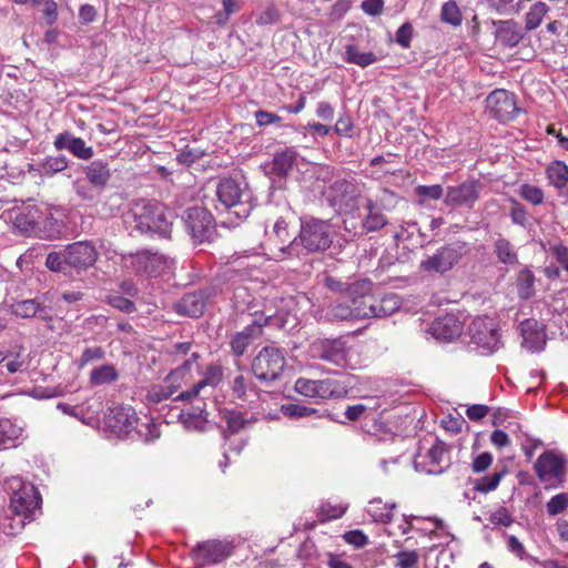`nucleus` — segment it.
<instances>
[{
  "mask_svg": "<svg viewBox=\"0 0 568 568\" xmlns=\"http://www.w3.org/2000/svg\"><path fill=\"white\" fill-rule=\"evenodd\" d=\"M123 222L131 235L159 234L165 237L172 227L164 205L148 200L133 202L124 213Z\"/></svg>",
  "mask_w": 568,
  "mask_h": 568,
  "instance_id": "nucleus-1",
  "label": "nucleus"
},
{
  "mask_svg": "<svg viewBox=\"0 0 568 568\" xmlns=\"http://www.w3.org/2000/svg\"><path fill=\"white\" fill-rule=\"evenodd\" d=\"M98 260L95 246L88 241L74 242L65 246L63 251L51 252L45 258V266L64 275L74 270L77 273L87 271Z\"/></svg>",
  "mask_w": 568,
  "mask_h": 568,
  "instance_id": "nucleus-2",
  "label": "nucleus"
},
{
  "mask_svg": "<svg viewBox=\"0 0 568 568\" xmlns=\"http://www.w3.org/2000/svg\"><path fill=\"white\" fill-rule=\"evenodd\" d=\"M332 244L331 226L327 222L308 219L301 221V231L287 246L281 247V253L298 256L302 250L307 253L322 252Z\"/></svg>",
  "mask_w": 568,
  "mask_h": 568,
  "instance_id": "nucleus-3",
  "label": "nucleus"
},
{
  "mask_svg": "<svg viewBox=\"0 0 568 568\" xmlns=\"http://www.w3.org/2000/svg\"><path fill=\"white\" fill-rule=\"evenodd\" d=\"M216 196L220 204L239 219L247 217L254 206L253 195L247 185L242 186L233 179H224L219 183Z\"/></svg>",
  "mask_w": 568,
  "mask_h": 568,
  "instance_id": "nucleus-4",
  "label": "nucleus"
},
{
  "mask_svg": "<svg viewBox=\"0 0 568 568\" xmlns=\"http://www.w3.org/2000/svg\"><path fill=\"white\" fill-rule=\"evenodd\" d=\"M285 365V356L280 348L265 346L253 358L251 368L258 381L271 383L282 376Z\"/></svg>",
  "mask_w": 568,
  "mask_h": 568,
  "instance_id": "nucleus-5",
  "label": "nucleus"
},
{
  "mask_svg": "<svg viewBox=\"0 0 568 568\" xmlns=\"http://www.w3.org/2000/svg\"><path fill=\"white\" fill-rule=\"evenodd\" d=\"M468 253V245L465 242L456 241L442 246L430 256L420 263L422 270L434 273H446L452 270Z\"/></svg>",
  "mask_w": 568,
  "mask_h": 568,
  "instance_id": "nucleus-6",
  "label": "nucleus"
},
{
  "mask_svg": "<svg viewBox=\"0 0 568 568\" xmlns=\"http://www.w3.org/2000/svg\"><path fill=\"white\" fill-rule=\"evenodd\" d=\"M294 389L302 396L308 398H337L343 395V387L335 379H310L298 377L295 381Z\"/></svg>",
  "mask_w": 568,
  "mask_h": 568,
  "instance_id": "nucleus-7",
  "label": "nucleus"
},
{
  "mask_svg": "<svg viewBox=\"0 0 568 568\" xmlns=\"http://www.w3.org/2000/svg\"><path fill=\"white\" fill-rule=\"evenodd\" d=\"M468 334L474 344L493 352L498 348L499 334L496 322L488 316H479L471 321Z\"/></svg>",
  "mask_w": 568,
  "mask_h": 568,
  "instance_id": "nucleus-8",
  "label": "nucleus"
},
{
  "mask_svg": "<svg viewBox=\"0 0 568 568\" xmlns=\"http://www.w3.org/2000/svg\"><path fill=\"white\" fill-rule=\"evenodd\" d=\"M486 108L500 122L513 121L520 111L514 93L504 89H497L489 93L486 98Z\"/></svg>",
  "mask_w": 568,
  "mask_h": 568,
  "instance_id": "nucleus-9",
  "label": "nucleus"
},
{
  "mask_svg": "<svg viewBox=\"0 0 568 568\" xmlns=\"http://www.w3.org/2000/svg\"><path fill=\"white\" fill-rule=\"evenodd\" d=\"M310 353L313 358L343 366L347 361L348 347L342 338L317 339L311 344Z\"/></svg>",
  "mask_w": 568,
  "mask_h": 568,
  "instance_id": "nucleus-10",
  "label": "nucleus"
},
{
  "mask_svg": "<svg viewBox=\"0 0 568 568\" xmlns=\"http://www.w3.org/2000/svg\"><path fill=\"white\" fill-rule=\"evenodd\" d=\"M184 225L190 235L199 242L207 240L213 231V216L204 207H189L183 214Z\"/></svg>",
  "mask_w": 568,
  "mask_h": 568,
  "instance_id": "nucleus-11",
  "label": "nucleus"
},
{
  "mask_svg": "<svg viewBox=\"0 0 568 568\" xmlns=\"http://www.w3.org/2000/svg\"><path fill=\"white\" fill-rule=\"evenodd\" d=\"M535 470L541 481H562L567 473V458L554 450H547L538 457Z\"/></svg>",
  "mask_w": 568,
  "mask_h": 568,
  "instance_id": "nucleus-12",
  "label": "nucleus"
},
{
  "mask_svg": "<svg viewBox=\"0 0 568 568\" xmlns=\"http://www.w3.org/2000/svg\"><path fill=\"white\" fill-rule=\"evenodd\" d=\"M480 183L478 180H467L459 185L448 186L444 203L450 207L466 206L471 209L479 199Z\"/></svg>",
  "mask_w": 568,
  "mask_h": 568,
  "instance_id": "nucleus-13",
  "label": "nucleus"
},
{
  "mask_svg": "<svg viewBox=\"0 0 568 568\" xmlns=\"http://www.w3.org/2000/svg\"><path fill=\"white\" fill-rule=\"evenodd\" d=\"M323 196L336 211H346L353 206L355 185L347 180H336L323 191Z\"/></svg>",
  "mask_w": 568,
  "mask_h": 568,
  "instance_id": "nucleus-14",
  "label": "nucleus"
},
{
  "mask_svg": "<svg viewBox=\"0 0 568 568\" xmlns=\"http://www.w3.org/2000/svg\"><path fill=\"white\" fill-rule=\"evenodd\" d=\"M231 552L230 542L213 539L197 544L193 549V557L199 565H210L223 561Z\"/></svg>",
  "mask_w": 568,
  "mask_h": 568,
  "instance_id": "nucleus-15",
  "label": "nucleus"
},
{
  "mask_svg": "<svg viewBox=\"0 0 568 568\" xmlns=\"http://www.w3.org/2000/svg\"><path fill=\"white\" fill-rule=\"evenodd\" d=\"M523 346L531 352L541 351L546 344L542 325L535 318H527L519 324Z\"/></svg>",
  "mask_w": 568,
  "mask_h": 568,
  "instance_id": "nucleus-16",
  "label": "nucleus"
},
{
  "mask_svg": "<svg viewBox=\"0 0 568 568\" xmlns=\"http://www.w3.org/2000/svg\"><path fill=\"white\" fill-rule=\"evenodd\" d=\"M58 151L68 150L72 155L81 160H89L93 156V148L85 144L84 140L64 131L58 134L53 142Z\"/></svg>",
  "mask_w": 568,
  "mask_h": 568,
  "instance_id": "nucleus-17",
  "label": "nucleus"
},
{
  "mask_svg": "<svg viewBox=\"0 0 568 568\" xmlns=\"http://www.w3.org/2000/svg\"><path fill=\"white\" fill-rule=\"evenodd\" d=\"M222 368L216 365H210L203 379L192 386L191 389L181 392L174 400L192 402L200 397L206 387L214 388L222 381Z\"/></svg>",
  "mask_w": 568,
  "mask_h": 568,
  "instance_id": "nucleus-18",
  "label": "nucleus"
},
{
  "mask_svg": "<svg viewBox=\"0 0 568 568\" xmlns=\"http://www.w3.org/2000/svg\"><path fill=\"white\" fill-rule=\"evenodd\" d=\"M131 265L140 274L154 276L164 270L166 261L158 253L140 252L132 256Z\"/></svg>",
  "mask_w": 568,
  "mask_h": 568,
  "instance_id": "nucleus-19",
  "label": "nucleus"
},
{
  "mask_svg": "<svg viewBox=\"0 0 568 568\" xmlns=\"http://www.w3.org/2000/svg\"><path fill=\"white\" fill-rule=\"evenodd\" d=\"M430 334L438 341L450 342L462 333V323L452 314L436 318L429 328Z\"/></svg>",
  "mask_w": 568,
  "mask_h": 568,
  "instance_id": "nucleus-20",
  "label": "nucleus"
},
{
  "mask_svg": "<svg viewBox=\"0 0 568 568\" xmlns=\"http://www.w3.org/2000/svg\"><path fill=\"white\" fill-rule=\"evenodd\" d=\"M271 320L272 316H267L263 323L256 320L252 324L247 325L243 331L236 333L230 343L233 354L242 356L246 352L252 339L262 334V327L268 324Z\"/></svg>",
  "mask_w": 568,
  "mask_h": 568,
  "instance_id": "nucleus-21",
  "label": "nucleus"
},
{
  "mask_svg": "<svg viewBox=\"0 0 568 568\" xmlns=\"http://www.w3.org/2000/svg\"><path fill=\"white\" fill-rule=\"evenodd\" d=\"M369 290L371 282L367 281V286L365 288H362L361 292H356L353 296L348 297L349 302H352L355 320L375 317V296L369 294Z\"/></svg>",
  "mask_w": 568,
  "mask_h": 568,
  "instance_id": "nucleus-22",
  "label": "nucleus"
},
{
  "mask_svg": "<svg viewBox=\"0 0 568 568\" xmlns=\"http://www.w3.org/2000/svg\"><path fill=\"white\" fill-rule=\"evenodd\" d=\"M207 295L203 291H196L185 294L175 304V311L181 315L190 317H200L205 310Z\"/></svg>",
  "mask_w": 568,
  "mask_h": 568,
  "instance_id": "nucleus-23",
  "label": "nucleus"
},
{
  "mask_svg": "<svg viewBox=\"0 0 568 568\" xmlns=\"http://www.w3.org/2000/svg\"><path fill=\"white\" fill-rule=\"evenodd\" d=\"M10 506L18 515L27 514L36 509L38 506V497L34 487L31 485L21 486L12 494Z\"/></svg>",
  "mask_w": 568,
  "mask_h": 568,
  "instance_id": "nucleus-24",
  "label": "nucleus"
},
{
  "mask_svg": "<svg viewBox=\"0 0 568 568\" xmlns=\"http://www.w3.org/2000/svg\"><path fill=\"white\" fill-rule=\"evenodd\" d=\"M87 180L97 189H104L111 179L109 163L103 160H94L83 168Z\"/></svg>",
  "mask_w": 568,
  "mask_h": 568,
  "instance_id": "nucleus-25",
  "label": "nucleus"
},
{
  "mask_svg": "<svg viewBox=\"0 0 568 568\" xmlns=\"http://www.w3.org/2000/svg\"><path fill=\"white\" fill-rule=\"evenodd\" d=\"M496 26V39L505 47L513 48L524 38L520 27L514 20L498 21Z\"/></svg>",
  "mask_w": 568,
  "mask_h": 568,
  "instance_id": "nucleus-26",
  "label": "nucleus"
},
{
  "mask_svg": "<svg viewBox=\"0 0 568 568\" xmlns=\"http://www.w3.org/2000/svg\"><path fill=\"white\" fill-rule=\"evenodd\" d=\"M138 423L136 414L132 408H118L109 417V425L119 433H130Z\"/></svg>",
  "mask_w": 568,
  "mask_h": 568,
  "instance_id": "nucleus-27",
  "label": "nucleus"
},
{
  "mask_svg": "<svg viewBox=\"0 0 568 568\" xmlns=\"http://www.w3.org/2000/svg\"><path fill=\"white\" fill-rule=\"evenodd\" d=\"M448 450L446 445L437 440L428 450L427 458L429 459V474H440L444 468L448 467Z\"/></svg>",
  "mask_w": 568,
  "mask_h": 568,
  "instance_id": "nucleus-28",
  "label": "nucleus"
},
{
  "mask_svg": "<svg viewBox=\"0 0 568 568\" xmlns=\"http://www.w3.org/2000/svg\"><path fill=\"white\" fill-rule=\"evenodd\" d=\"M164 383L163 385H154L148 390L145 398L149 403L159 404L166 400L182 387L181 383L168 381L166 378Z\"/></svg>",
  "mask_w": 568,
  "mask_h": 568,
  "instance_id": "nucleus-29",
  "label": "nucleus"
},
{
  "mask_svg": "<svg viewBox=\"0 0 568 568\" xmlns=\"http://www.w3.org/2000/svg\"><path fill=\"white\" fill-rule=\"evenodd\" d=\"M265 235L267 236V240L274 244V246H277L281 251V247L287 246L291 240V235L288 232V224L284 217H278L272 227V231L268 232L265 230Z\"/></svg>",
  "mask_w": 568,
  "mask_h": 568,
  "instance_id": "nucleus-30",
  "label": "nucleus"
},
{
  "mask_svg": "<svg viewBox=\"0 0 568 568\" xmlns=\"http://www.w3.org/2000/svg\"><path fill=\"white\" fill-rule=\"evenodd\" d=\"M376 311L375 317L390 316L400 308L402 300L395 293L385 294L381 297L375 296Z\"/></svg>",
  "mask_w": 568,
  "mask_h": 568,
  "instance_id": "nucleus-31",
  "label": "nucleus"
},
{
  "mask_svg": "<svg viewBox=\"0 0 568 568\" xmlns=\"http://www.w3.org/2000/svg\"><path fill=\"white\" fill-rule=\"evenodd\" d=\"M546 174L549 183L557 190H561L568 184V165L561 161L548 164Z\"/></svg>",
  "mask_w": 568,
  "mask_h": 568,
  "instance_id": "nucleus-32",
  "label": "nucleus"
},
{
  "mask_svg": "<svg viewBox=\"0 0 568 568\" xmlns=\"http://www.w3.org/2000/svg\"><path fill=\"white\" fill-rule=\"evenodd\" d=\"M325 285L333 292L345 294L348 298L349 296H353L354 293L361 292L362 288H365L367 286V280L348 283L333 276H326Z\"/></svg>",
  "mask_w": 568,
  "mask_h": 568,
  "instance_id": "nucleus-33",
  "label": "nucleus"
},
{
  "mask_svg": "<svg viewBox=\"0 0 568 568\" xmlns=\"http://www.w3.org/2000/svg\"><path fill=\"white\" fill-rule=\"evenodd\" d=\"M297 158L296 151L293 149H285L277 152L273 159V170L278 176H285L292 170Z\"/></svg>",
  "mask_w": 568,
  "mask_h": 568,
  "instance_id": "nucleus-34",
  "label": "nucleus"
},
{
  "mask_svg": "<svg viewBox=\"0 0 568 568\" xmlns=\"http://www.w3.org/2000/svg\"><path fill=\"white\" fill-rule=\"evenodd\" d=\"M494 252L503 264L516 265L518 263L517 252L514 245L506 239L499 237L495 241Z\"/></svg>",
  "mask_w": 568,
  "mask_h": 568,
  "instance_id": "nucleus-35",
  "label": "nucleus"
},
{
  "mask_svg": "<svg viewBox=\"0 0 568 568\" xmlns=\"http://www.w3.org/2000/svg\"><path fill=\"white\" fill-rule=\"evenodd\" d=\"M118 369L111 364H104L92 369L89 381L92 386H100L103 384L113 383L118 381Z\"/></svg>",
  "mask_w": 568,
  "mask_h": 568,
  "instance_id": "nucleus-36",
  "label": "nucleus"
},
{
  "mask_svg": "<svg viewBox=\"0 0 568 568\" xmlns=\"http://www.w3.org/2000/svg\"><path fill=\"white\" fill-rule=\"evenodd\" d=\"M394 508L395 504H386L376 498L369 501L367 513L374 521L389 523L393 518L392 511Z\"/></svg>",
  "mask_w": 568,
  "mask_h": 568,
  "instance_id": "nucleus-37",
  "label": "nucleus"
},
{
  "mask_svg": "<svg viewBox=\"0 0 568 568\" xmlns=\"http://www.w3.org/2000/svg\"><path fill=\"white\" fill-rule=\"evenodd\" d=\"M376 60L377 58L373 52H362L354 44H348L345 48V61L348 63L365 68L376 62Z\"/></svg>",
  "mask_w": 568,
  "mask_h": 568,
  "instance_id": "nucleus-38",
  "label": "nucleus"
},
{
  "mask_svg": "<svg viewBox=\"0 0 568 568\" xmlns=\"http://www.w3.org/2000/svg\"><path fill=\"white\" fill-rule=\"evenodd\" d=\"M548 12L549 7L545 2L538 1L534 3L525 17L526 30L532 31L537 29Z\"/></svg>",
  "mask_w": 568,
  "mask_h": 568,
  "instance_id": "nucleus-39",
  "label": "nucleus"
},
{
  "mask_svg": "<svg viewBox=\"0 0 568 568\" xmlns=\"http://www.w3.org/2000/svg\"><path fill=\"white\" fill-rule=\"evenodd\" d=\"M22 429L8 418H0V446L7 448L13 446L14 440L21 435Z\"/></svg>",
  "mask_w": 568,
  "mask_h": 568,
  "instance_id": "nucleus-40",
  "label": "nucleus"
},
{
  "mask_svg": "<svg viewBox=\"0 0 568 568\" xmlns=\"http://www.w3.org/2000/svg\"><path fill=\"white\" fill-rule=\"evenodd\" d=\"M535 276L531 271L525 268L518 273L516 286L520 298L528 300L535 294Z\"/></svg>",
  "mask_w": 568,
  "mask_h": 568,
  "instance_id": "nucleus-41",
  "label": "nucleus"
},
{
  "mask_svg": "<svg viewBox=\"0 0 568 568\" xmlns=\"http://www.w3.org/2000/svg\"><path fill=\"white\" fill-rule=\"evenodd\" d=\"M326 317L329 321H349L355 320L352 307V302H336L332 304L327 312Z\"/></svg>",
  "mask_w": 568,
  "mask_h": 568,
  "instance_id": "nucleus-42",
  "label": "nucleus"
},
{
  "mask_svg": "<svg viewBox=\"0 0 568 568\" xmlns=\"http://www.w3.org/2000/svg\"><path fill=\"white\" fill-rule=\"evenodd\" d=\"M223 419L225 420L227 428L231 433L236 434L243 429L247 424L251 423L244 415L234 409H225L222 412Z\"/></svg>",
  "mask_w": 568,
  "mask_h": 568,
  "instance_id": "nucleus-43",
  "label": "nucleus"
},
{
  "mask_svg": "<svg viewBox=\"0 0 568 568\" xmlns=\"http://www.w3.org/2000/svg\"><path fill=\"white\" fill-rule=\"evenodd\" d=\"M440 19L454 27L462 24L463 18L459 7L454 0L447 1L443 4L440 11Z\"/></svg>",
  "mask_w": 568,
  "mask_h": 568,
  "instance_id": "nucleus-44",
  "label": "nucleus"
},
{
  "mask_svg": "<svg viewBox=\"0 0 568 568\" xmlns=\"http://www.w3.org/2000/svg\"><path fill=\"white\" fill-rule=\"evenodd\" d=\"M42 310L36 300H24L12 305L13 314L23 318L33 317Z\"/></svg>",
  "mask_w": 568,
  "mask_h": 568,
  "instance_id": "nucleus-45",
  "label": "nucleus"
},
{
  "mask_svg": "<svg viewBox=\"0 0 568 568\" xmlns=\"http://www.w3.org/2000/svg\"><path fill=\"white\" fill-rule=\"evenodd\" d=\"M180 416L186 429L199 432L205 429L207 419L203 410L199 413H182Z\"/></svg>",
  "mask_w": 568,
  "mask_h": 568,
  "instance_id": "nucleus-46",
  "label": "nucleus"
},
{
  "mask_svg": "<svg viewBox=\"0 0 568 568\" xmlns=\"http://www.w3.org/2000/svg\"><path fill=\"white\" fill-rule=\"evenodd\" d=\"M200 358L199 353H191L190 357L186 358L180 366L173 369L168 376V381H174L175 383H181L184 381V377L191 371V367L196 361Z\"/></svg>",
  "mask_w": 568,
  "mask_h": 568,
  "instance_id": "nucleus-47",
  "label": "nucleus"
},
{
  "mask_svg": "<svg viewBox=\"0 0 568 568\" xmlns=\"http://www.w3.org/2000/svg\"><path fill=\"white\" fill-rule=\"evenodd\" d=\"M18 4H26L28 2L31 3H44L43 16L45 18V22L49 26H52L58 20V4L54 0H11Z\"/></svg>",
  "mask_w": 568,
  "mask_h": 568,
  "instance_id": "nucleus-48",
  "label": "nucleus"
},
{
  "mask_svg": "<svg viewBox=\"0 0 568 568\" xmlns=\"http://www.w3.org/2000/svg\"><path fill=\"white\" fill-rule=\"evenodd\" d=\"M68 168V160L65 156H50L41 163L40 171L45 175H53L62 172Z\"/></svg>",
  "mask_w": 568,
  "mask_h": 568,
  "instance_id": "nucleus-49",
  "label": "nucleus"
},
{
  "mask_svg": "<svg viewBox=\"0 0 568 568\" xmlns=\"http://www.w3.org/2000/svg\"><path fill=\"white\" fill-rule=\"evenodd\" d=\"M367 209H368V215L364 222V227L368 232L377 231L386 225V223H387L386 217L381 212H377L374 210V205H373L372 201L368 202Z\"/></svg>",
  "mask_w": 568,
  "mask_h": 568,
  "instance_id": "nucleus-50",
  "label": "nucleus"
},
{
  "mask_svg": "<svg viewBox=\"0 0 568 568\" xmlns=\"http://www.w3.org/2000/svg\"><path fill=\"white\" fill-rule=\"evenodd\" d=\"M505 474L506 469L504 468L500 471H496L493 475L485 476L478 479L475 485V489L480 493H489L491 490H495L498 487L500 479L504 477Z\"/></svg>",
  "mask_w": 568,
  "mask_h": 568,
  "instance_id": "nucleus-51",
  "label": "nucleus"
},
{
  "mask_svg": "<svg viewBox=\"0 0 568 568\" xmlns=\"http://www.w3.org/2000/svg\"><path fill=\"white\" fill-rule=\"evenodd\" d=\"M284 416L288 418H302L314 415L317 413V409L312 407H306L298 404H287L283 405L281 408Z\"/></svg>",
  "mask_w": 568,
  "mask_h": 568,
  "instance_id": "nucleus-52",
  "label": "nucleus"
},
{
  "mask_svg": "<svg viewBox=\"0 0 568 568\" xmlns=\"http://www.w3.org/2000/svg\"><path fill=\"white\" fill-rule=\"evenodd\" d=\"M520 196L534 205H539L544 202L542 190L531 184L521 185Z\"/></svg>",
  "mask_w": 568,
  "mask_h": 568,
  "instance_id": "nucleus-53",
  "label": "nucleus"
},
{
  "mask_svg": "<svg viewBox=\"0 0 568 568\" xmlns=\"http://www.w3.org/2000/svg\"><path fill=\"white\" fill-rule=\"evenodd\" d=\"M547 513L550 516H556L566 510L568 507V494L560 493L556 496H554L546 505Z\"/></svg>",
  "mask_w": 568,
  "mask_h": 568,
  "instance_id": "nucleus-54",
  "label": "nucleus"
},
{
  "mask_svg": "<svg viewBox=\"0 0 568 568\" xmlns=\"http://www.w3.org/2000/svg\"><path fill=\"white\" fill-rule=\"evenodd\" d=\"M250 386L251 383L244 375H237L232 381L231 389L236 398L245 400Z\"/></svg>",
  "mask_w": 568,
  "mask_h": 568,
  "instance_id": "nucleus-55",
  "label": "nucleus"
},
{
  "mask_svg": "<svg viewBox=\"0 0 568 568\" xmlns=\"http://www.w3.org/2000/svg\"><path fill=\"white\" fill-rule=\"evenodd\" d=\"M22 346H19L18 351L13 354V358L7 362L6 367L9 373L14 374L27 369L29 362L22 355Z\"/></svg>",
  "mask_w": 568,
  "mask_h": 568,
  "instance_id": "nucleus-56",
  "label": "nucleus"
},
{
  "mask_svg": "<svg viewBox=\"0 0 568 568\" xmlns=\"http://www.w3.org/2000/svg\"><path fill=\"white\" fill-rule=\"evenodd\" d=\"M105 357V352L102 347H88L83 351L80 361L79 366L83 367L84 365L94 362V361H102Z\"/></svg>",
  "mask_w": 568,
  "mask_h": 568,
  "instance_id": "nucleus-57",
  "label": "nucleus"
},
{
  "mask_svg": "<svg viewBox=\"0 0 568 568\" xmlns=\"http://www.w3.org/2000/svg\"><path fill=\"white\" fill-rule=\"evenodd\" d=\"M396 566L399 568H413L418 562V554L415 550L399 551L396 556Z\"/></svg>",
  "mask_w": 568,
  "mask_h": 568,
  "instance_id": "nucleus-58",
  "label": "nucleus"
},
{
  "mask_svg": "<svg viewBox=\"0 0 568 568\" xmlns=\"http://www.w3.org/2000/svg\"><path fill=\"white\" fill-rule=\"evenodd\" d=\"M418 196H424L432 200H439L444 195V189L439 184L434 185H418L415 189Z\"/></svg>",
  "mask_w": 568,
  "mask_h": 568,
  "instance_id": "nucleus-59",
  "label": "nucleus"
},
{
  "mask_svg": "<svg viewBox=\"0 0 568 568\" xmlns=\"http://www.w3.org/2000/svg\"><path fill=\"white\" fill-rule=\"evenodd\" d=\"M345 510L346 509L342 506H334L329 503H325L320 507V515L323 520L337 519L344 515Z\"/></svg>",
  "mask_w": 568,
  "mask_h": 568,
  "instance_id": "nucleus-60",
  "label": "nucleus"
},
{
  "mask_svg": "<svg viewBox=\"0 0 568 568\" xmlns=\"http://www.w3.org/2000/svg\"><path fill=\"white\" fill-rule=\"evenodd\" d=\"M108 302L112 307L124 313H132L135 311L134 303L131 300L120 295L109 296Z\"/></svg>",
  "mask_w": 568,
  "mask_h": 568,
  "instance_id": "nucleus-61",
  "label": "nucleus"
},
{
  "mask_svg": "<svg viewBox=\"0 0 568 568\" xmlns=\"http://www.w3.org/2000/svg\"><path fill=\"white\" fill-rule=\"evenodd\" d=\"M343 538L347 544L353 545L356 548H362L368 542L367 536L358 529L345 532Z\"/></svg>",
  "mask_w": 568,
  "mask_h": 568,
  "instance_id": "nucleus-62",
  "label": "nucleus"
},
{
  "mask_svg": "<svg viewBox=\"0 0 568 568\" xmlns=\"http://www.w3.org/2000/svg\"><path fill=\"white\" fill-rule=\"evenodd\" d=\"M490 4L501 14L518 12L516 0H489Z\"/></svg>",
  "mask_w": 568,
  "mask_h": 568,
  "instance_id": "nucleus-63",
  "label": "nucleus"
},
{
  "mask_svg": "<svg viewBox=\"0 0 568 568\" xmlns=\"http://www.w3.org/2000/svg\"><path fill=\"white\" fill-rule=\"evenodd\" d=\"M413 36V27L410 23L402 24L396 32V42L403 47L408 48Z\"/></svg>",
  "mask_w": 568,
  "mask_h": 568,
  "instance_id": "nucleus-64",
  "label": "nucleus"
}]
</instances>
